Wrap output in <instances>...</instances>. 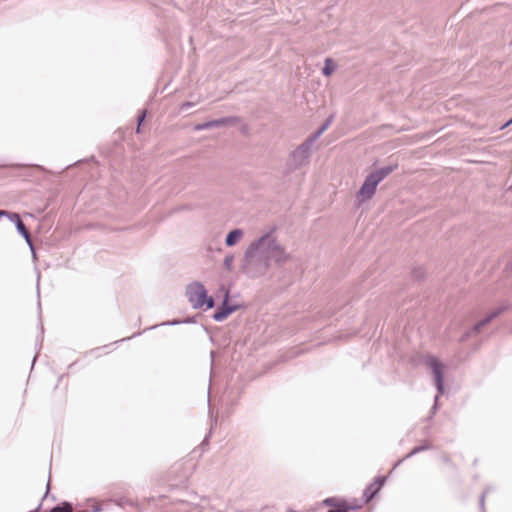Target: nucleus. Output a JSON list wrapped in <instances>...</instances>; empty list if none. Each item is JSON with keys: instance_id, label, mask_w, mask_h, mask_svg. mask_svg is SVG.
<instances>
[{"instance_id": "5", "label": "nucleus", "mask_w": 512, "mask_h": 512, "mask_svg": "<svg viewBox=\"0 0 512 512\" xmlns=\"http://www.w3.org/2000/svg\"><path fill=\"white\" fill-rule=\"evenodd\" d=\"M241 236H242L241 230L235 229V230L231 231L226 237V244L228 246H233L234 244H236L238 242V240L241 238Z\"/></svg>"}, {"instance_id": "2", "label": "nucleus", "mask_w": 512, "mask_h": 512, "mask_svg": "<svg viewBox=\"0 0 512 512\" xmlns=\"http://www.w3.org/2000/svg\"><path fill=\"white\" fill-rule=\"evenodd\" d=\"M392 170L393 168L386 167L371 173L359 190L358 196L361 198V201L370 199L374 195L378 183L389 175Z\"/></svg>"}, {"instance_id": "1", "label": "nucleus", "mask_w": 512, "mask_h": 512, "mask_svg": "<svg viewBox=\"0 0 512 512\" xmlns=\"http://www.w3.org/2000/svg\"><path fill=\"white\" fill-rule=\"evenodd\" d=\"M186 296L194 308L206 307L210 309L214 305L212 297L207 295L205 287L200 282H193L186 287Z\"/></svg>"}, {"instance_id": "3", "label": "nucleus", "mask_w": 512, "mask_h": 512, "mask_svg": "<svg viewBox=\"0 0 512 512\" xmlns=\"http://www.w3.org/2000/svg\"><path fill=\"white\" fill-rule=\"evenodd\" d=\"M425 364L433 372L438 389L442 390L444 365L438 358L434 356H427L425 359Z\"/></svg>"}, {"instance_id": "4", "label": "nucleus", "mask_w": 512, "mask_h": 512, "mask_svg": "<svg viewBox=\"0 0 512 512\" xmlns=\"http://www.w3.org/2000/svg\"><path fill=\"white\" fill-rule=\"evenodd\" d=\"M384 480V478L378 477L365 489L363 494L365 503H368L379 492L384 484Z\"/></svg>"}, {"instance_id": "9", "label": "nucleus", "mask_w": 512, "mask_h": 512, "mask_svg": "<svg viewBox=\"0 0 512 512\" xmlns=\"http://www.w3.org/2000/svg\"><path fill=\"white\" fill-rule=\"evenodd\" d=\"M50 512H73V507L68 502H63L51 509Z\"/></svg>"}, {"instance_id": "11", "label": "nucleus", "mask_w": 512, "mask_h": 512, "mask_svg": "<svg viewBox=\"0 0 512 512\" xmlns=\"http://www.w3.org/2000/svg\"><path fill=\"white\" fill-rule=\"evenodd\" d=\"M335 70V64L331 59H326L325 66L323 68V73L326 76L331 75Z\"/></svg>"}, {"instance_id": "7", "label": "nucleus", "mask_w": 512, "mask_h": 512, "mask_svg": "<svg viewBox=\"0 0 512 512\" xmlns=\"http://www.w3.org/2000/svg\"><path fill=\"white\" fill-rule=\"evenodd\" d=\"M270 257L273 258L277 262L283 261V260H285L287 258L284 255V251L280 247H278V246H275L271 250Z\"/></svg>"}, {"instance_id": "8", "label": "nucleus", "mask_w": 512, "mask_h": 512, "mask_svg": "<svg viewBox=\"0 0 512 512\" xmlns=\"http://www.w3.org/2000/svg\"><path fill=\"white\" fill-rule=\"evenodd\" d=\"M327 503L336 507V509L329 510L328 512H348V509L354 508L353 506L348 505L346 502L335 504L333 503V500H328Z\"/></svg>"}, {"instance_id": "12", "label": "nucleus", "mask_w": 512, "mask_h": 512, "mask_svg": "<svg viewBox=\"0 0 512 512\" xmlns=\"http://www.w3.org/2000/svg\"><path fill=\"white\" fill-rule=\"evenodd\" d=\"M5 216L9 217V219L11 221H14L15 223H17L18 221H21L20 216L17 213L7 212V214Z\"/></svg>"}, {"instance_id": "14", "label": "nucleus", "mask_w": 512, "mask_h": 512, "mask_svg": "<svg viewBox=\"0 0 512 512\" xmlns=\"http://www.w3.org/2000/svg\"><path fill=\"white\" fill-rule=\"evenodd\" d=\"M7 214V211L0 210V219Z\"/></svg>"}, {"instance_id": "10", "label": "nucleus", "mask_w": 512, "mask_h": 512, "mask_svg": "<svg viewBox=\"0 0 512 512\" xmlns=\"http://www.w3.org/2000/svg\"><path fill=\"white\" fill-rule=\"evenodd\" d=\"M234 309L224 307L221 311L214 314V319L217 321L224 320Z\"/></svg>"}, {"instance_id": "6", "label": "nucleus", "mask_w": 512, "mask_h": 512, "mask_svg": "<svg viewBox=\"0 0 512 512\" xmlns=\"http://www.w3.org/2000/svg\"><path fill=\"white\" fill-rule=\"evenodd\" d=\"M16 227L19 231V233L22 234V236L25 238V240L27 241V243L32 246V241H31V236H30V233L29 231L27 230V228L25 227L24 223L22 221H18L16 223Z\"/></svg>"}, {"instance_id": "15", "label": "nucleus", "mask_w": 512, "mask_h": 512, "mask_svg": "<svg viewBox=\"0 0 512 512\" xmlns=\"http://www.w3.org/2000/svg\"><path fill=\"white\" fill-rule=\"evenodd\" d=\"M326 126L322 127V129L319 131L321 133L323 130H325Z\"/></svg>"}, {"instance_id": "13", "label": "nucleus", "mask_w": 512, "mask_h": 512, "mask_svg": "<svg viewBox=\"0 0 512 512\" xmlns=\"http://www.w3.org/2000/svg\"><path fill=\"white\" fill-rule=\"evenodd\" d=\"M493 316H495V314H493L492 316H490V317H489V318H487L486 320L479 322V323L475 326V330H476V331H479V330H480V328H481L485 323H487V322H488V321H489Z\"/></svg>"}]
</instances>
